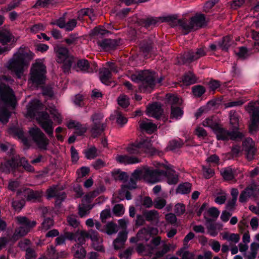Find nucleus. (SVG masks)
Masks as SVG:
<instances>
[{"label":"nucleus","mask_w":259,"mask_h":259,"mask_svg":"<svg viewBox=\"0 0 259 259\" xmlns=\"http://www.w3.org/2000/svg\"><path fill=\"white\" fill-rule=\"evenodd\" d=\"M140 151L151 154H156L157 151L152 146L150 141L147 139H143L139 142Z\"/></svg>","instance_id":"23"},{"label":"nucleus","mask_w":259,"mask_h":259,"mask_svg":"<svg viewBox=\"0 0 259 259\" xmlns=\"http://www.w3.org/2000/svg\"><path fill=\"white\" fill-rule=\"evenodd\" d=\"M161 21H165L169 23L170 25L174 27L179 25L184 31V34H187L189 32L194 30L191 21H188L185 19H177L174 16H169L162 18Z\"/></svg>","instance_id":"8"},{"label":"nucleus","mask_w":259,"mask_h":259,"mask_svg":"<svg viewBox=\"0 0 259 259\" xmlns=\"http://www.w3.org/2000/svg\"><path fill=\"white\" fill-rule=\"evenodd\" d=\"M150 234V230L146 228H143L137 233V237L141 241H147L149 240Z\"/></svg>","instance_id":"42"},{"label":"nucleus","mask_w":259,"mask_h":259,"mask_svg":"<svg viewBox=\"0 0 259 259\" xmlns=\"http://www.w3.org/2000/svg\"><path fill=\"white\" fill-rule=\"evenodd\" d=\"M178 255L182 257V259H193L194 254L186 250L185 247L181 248L178 250L176 252Z\"/></svg>","instance_id":"51"},{"label":"nucleus","mask_w":259,"mask_h":259,"mask_svg":"<svg viewBox=\"0 0 259 259\" xmlns=\"http://www.w3.org/2000/svg\"><path fill=\"white\" fill-rule=\"evenodd\" d=\"M47 197L48 198L55 197L56 200L55 203L57 204L61 203L65 198V194L63 192L58 190L57 187L54 186L50 188L47 191Z\"/></svg>","instance_id":"15"},{"label":"nucleus","mask_w":259,"mask_h":259,"mask_svg":"<svg viewBox=\"0 0 259 259\" xmlns=\"http://www.w3.org/2000/svg\"><path fill=\"white\" fill-rule=\"evenodd\" d=\"M97 44L103 49L109 51L115 48L117 46L116 41L114 39H105L102 40H98Z\"/></svg>","instance_id":"24"},{"label":"nucleus","mask_w":259,"mask_h":259,"mask_svg":"<svg viewBox=\"0 0 259 259\" xmlns=\"http://www.w3.org/2000/svg\"><path fill=\"white\" fill-rule=\"evenodd\" d=\"M183 115V111L181 107L175 106L171 107L170 118L178 119L181 117Z\"/></svg>","instance_id":"48"},{"label":"nucleus","mask_w":259,"mask_h":259,"mask_svg":"<svg viewBox=\"0 0 259 259\" xmlns=\"http://www.w3.org/2000/svg\"><path fill=\"white\" fill-rule=\"evenodd\" d=\"M103 238L99 239V240H96L92 242V246L93 248L100 252H105V249L103 245Z\"/></svg>","instance_id":"59"},{"label":"nucleus","mask_w":259,"mask_h":259,"mask_svg":"<svg viewBox=\"0 0 259 259\" xmlns=\"http://www.w3.org/2000/svg\"><path fill=\"white\" fill-rule=\"evenodd\" d=\"M18 166H22L25 170L28 172H34V167L30 164L28 161L24 157H20L19 155H16V159Z\"/></svg>","instance_id":"27"},{"label":"nucleus","mask_w":259,"mask_h":259,"mask_svg":"<svg viewBox=\"0 0 259 259\" xmlns=\"http://www.w3.org/2000/svg\"><path fill=\"white\" fill-rule=\"evenodd\" d=\"M100 73L101 81L107 85H110L111 83L110 80L111 77V71L107 68H103L100 71Z\"/></svg>","instance_id":"29"},{"label":"nucleus","mask_w":259,"mask_h":259,"mask_svg":"<svg viewBox=\"0 0 259 259\" xmlns=\"http://www.w3.org/2000/svg\"><path fill=\"white\" fill-rule=\"evenodd\" d=\"M163 110L160 104L154 103L148 105L146 108V113L149 116L158 118L162 114Z\"/></svg>","instance_id":"16"},{"label":"nucleus","mask_w":259,"mask_h":259,"mask_svg":"<svg viewBox=\"0 0 259 259\" xmlns=\"http://www.w3.org/2000/svg\"><path fill=\"white\" fill-rule=\"evenodd\" d=\"M230 115V123L233 130H237L238 128L239 118L236 112L234 111H231Z\"/></svg>","instance_id":"43"},{"label":"nucleus","mask_w":259,"mask_h":259,"mask_svg":"<svg viewBox=\"0 0 259 259\" xmlns=\"http://www.w3.org/2000/svg\"><path fill=\"white\" fill-rule=\"evenodd\" d=\"M111 175L115 181H122L123 183L128 180V175L126 172L121 171L120 169L113 170Z\"/></svg>","instance_id":"28"},{"label":"nucleus","mask_w":259,"mask_h":259,"mask_svg":"<svg viewBox=\"0 0 259 259\" xmlns=\"http://www.w3.org/2000/svg\"><path fill=\"white\" fill-rule=\"evenodd\" d=\"M137 181L133 179V177L131 176L129 181L127 180L124 182V184L122 185L121 191L122 192H124L126 189H133L136 188V182Z\"/></svg>","instance_id":"49"},{"label":"nucleus","mask_w":259,"mask_h":259,"mask_svg":"<svg viewBox=\"0 0 259 259\" xmlns=\"http://www.w3.org/2000/svg\"><path fill=\"white\" fill-rule=\"evenodd\" d=\"M129 78L133 81L140 83L139 90L141 92L149 93L154 89L156 78L154 72L141 70L132 74Z\"/></svg>","instance_id":"4"},{"label":"nucleus","mask_w":259,"mask_h":259,"mask_svg":"<svg viewBox=\"0 0 259 259\" xmlns=\"http://www.w3.org/2000/svg\"><path fill=\"white\" fill-rule=\"evenodd\" d=\"M221 174L226 181H230L234 178V172L232 169L230 167L222 169Z\"/></svg>","instance_id":"47"},{"label":"nucleus","mask_w":259,"mask_h":259,"mask_svg":"<svg viewBox=\"0 0 259 259\" xmlns=\"http://www.w3.org/2000/svg\"><path fill=\"white\" fill-rule=\"evenodd\" d=\"M146 175L145 181L151 183H155L162 180L166 175L165 171L158 169L152 170L146 167Z\"/></svg>","instance_id":"11"},{"label":"nucleus","mask_w":259,"mask_h":259,"mask_svg":"<svg viewBox=\"0 0 259 259\" xmlns=\"http://www.w3.org/2000/svg\"><path fill=\"white\" fill-rule=\"evenodd\" d=\"M222 238L228 242L236 244L240 240V235L238 234L225 232L222 234Z\"/></svg>","instance_id":"33"},{"label":"nucleus","mask_w":259,"mask_h":259,"mask_svg":"<svg viewBox=\"0 0 259 259\" xmlns=\"http://www.w3.org/2000/svg\"><path fill=\"white\" fill-rule=\"evenodd\" d=\"M144 215L147 221L157 222L158 221L159 214L155 210L147 211L144 213Z\"/></svg>","instance_id":"41"},{"label":"nucleus","mask_w":259,"mask_h":259,"mask_svg":"<svg viewBox=\"0 0 259 259\" xmlns=\"http://www.w3.org/2000/svg\"><path fill=\"white\" fill-rule=\"evenodd\" d=\"M110 119L116 120V123L120 126L123 127L127 122V118L123 115L119 109H117L111 115Z\"/></svg>","instance_id":"17"},{"label":"nucleus","mask_w":259,"mask_h":259,"mask_svg":"<svg viewBox=\"0 0 259 259\" xmlns=\"http://www.w3.org/2000/svg\"><path fill=\"white\" fill-rule=\"evenodd\" d=\"M5 81L13 82V80L3 76L0 82V121L3 123H7L11 116V113L4 106H11L14 108L16 104L14 91L6 84Z\"/></svg>","instance_id":"1"},{"label":"nucleus","mask_w":259,"mask_h":259,"mask_svg":"<svg viewBox=\"0 0 259 259\" xmlns=\"http://www.w3.org/2000/svg\"><path fill=\"white\" fill-rule=\"evenodd\" d=\"M73 249L75 251L74 255L75 257L82 258L85 257L86 251L81 245L75 244L73 247Z\"/></svg>","instance_id":"45"},{"label":"nucleus","mask_w":259,"mask_h":259,"mask_svg":"<svg viewBox=\"0 0 259 259\" xmlns=\"http://www.w3.org/2000/svg\"><path fill=\"white\" fill-rule=\"evenodd\" d=\"M55 52L57 62L63 63L62 69L64 72L68 73L73 62V57L69 55L68 50L65 47L55 48Z\"/></svg>","instance_id":"6"},{"label":"nucleus","mask_w":259,"mask_h":259,"mask_svg":"<svg viewBox=\"0 0 259 259\" xmlns=\"http://www.w3.org/2000/svg\"><path fill=\"white\" fill-rule=\"evenodd\" d=\"M166 97L167 102L171 105V107L178 106L182 104V100L176 95L167 94Z\"/></svg>","instance_id":"39"},{"label":"nucleus","mask_w":259,"mask_h":259,"mask_svg":"<svg viewBox=\"0 0 259 259\" xmlns=\"http://www.w3.org/2000/svg\"><path fill=\"white\" fill-rule=\"evenodd\" d=\"M42 105L37 100L31 101L27 105V113L31 116H36V119L45 132L50 136H53V122L50 118L49 115L45 112H38V110L41 109Z\"/></svg>","instance_id":"3"},{"label":"nucleus","mask_w":259,"mask_h":259,"mask_svg":"<svg viewBox=\"0 0 259 259\" xmlns=\"http://www.w3.org/2000/svg\"><path fill=\"white\" fill-rule=\"evenodd\" d=\"M146 175V167H141L134 170L132 173V176L133 179H136L137 181L143 179L145 181V176Z\"/></svg>","instance_id":"40"},{"label":"nucleus","mask_w":259,"mask_h":259,"mask_svg":"<svg viewBox=\"0 0 259 259\" xmlns=\"http://www.w3.org/2000/svg\"><path fill=\"white\" fill-rule=\"evenodd\" d=\"M184 145V143L182 140H172L168 145V149L170 150H175L178 148L182 147Z\"/></svg>","instance_id":"55"},{"label":"nucleus","mask_w":259,"mask_h":259,"mask_svg":"<svg viewBox=\"0 0 259 259\" xmlns=\"http://www.w3.org/2000/svg\"><path fill=\"white\" fill-rule=\"evenodd\" d=\"M13 39V35L8 30L5 29L0 30V42L2 45L7 44Z\"/></svg>","instance_id":"25"},{"label":"nucleus","mask_w":259,"mask_h":259,"mask_svg":"<svg viewBox=\"0 0 259 259\" xmlns=\"http://www.w3.org/2000/svg\"><path fill=\"white\" fill-rule=\"evenodd\" d=\"M198 59V57L196 56V52L190 51L185 53L183 56L178 58V63L180 65L192 62Z\"/></svg>","instance_id":"18"},{"label":"nucleus","mask_w":259,"mask_h":259,"mask_svg":"<svg viewBox=\"0 0 259 259\" xmlns=\"http://www.w3.org/2000/svg\"><path fill=\"white\" fill-rule=\"evenodd\" d=\"M18 224L21 226L29 227V228L34 227L36 223L34 221H30L26 217L19 216L16 218Z\"/></svg>","instance_id":"32"},{"label":"nucleus","mask_w":259,"mask_h":259,"mask_svg":"<svg viewBox=\"0 0 259 259\" xmlns=\"http://www.w3.org/2000/svg\"><path fill=\"white\" fill-rule=\"evenodd\" d=\"M115 160L117 163L124 165L133 164L141 162V159L138 157L127 154H117Z\"/></svg>","instance_id":"14"},{"label":"nucleus","mask_w":259,"mask_h":259,"mask_svg":"<svg viewBox=\"0 0 259 259\" xmlns=\"http://www.w3.org/2000/svg\"><path fill=\"white\" fill-rule=\"evenodd\" d=\"M255 188L254 186L247 187L242 191L239 196V201L241 203L246 202L248 199L253 195Z\"/></svg>","instance_id":"22"},{"label":"nucleus","mask_w":259,"mask_h":259,"mask_svg":"<svg viewBox=\"0 0 259 259\" xmlns=\"http://www.w3.org/2000/svg\"><path fill=\"white\" fill-rule=\"evenodd\" d=\"M16 155L13 156L10 160H7L1 163L0 169L5 172H9L18 166L17 162L16 160Z\"/></svg>","instance_id":"20"},{"label":"nucleus","mask_w":259,"mask_h":259,"mask_svg":"<svg viewBox=\"0 0 259 259\" xmlns=\"http://www.w3.org/2000/svg\"><path fill=\"white\" fill-rule=\"evenodd\" d=\"M25 204V200L23 199L21 200L13 199L12 200V206L15 211H20L24 207Z\"/></svg>","instance_id":"54"},{"label":"nucleus","mask_w":259,"mask_h":259,"mask_svg":"<svg viewBox=\"0 0 259 259\" xmlns=\"http://www.w3.org/2000/svg\"><path fill=\"white\" fill-rule=\"evenodd\" d=\"M166 204V200L161 197L156 198L153 201L154 207L157 209L163 208Z\"/></svg>","instance_id":"57"},{"label":"nucleus","mask_w":259,"mask_h":259,"mask_svg":"<svg viewBox=\"0 0 259 259\" xmlns=\"http://www.w3.org/2000/svg\"><path fill=\"white\" fill-rule=\"evenodd\" d=\"M236 55L238 59H244L248 56V50L245 47H240L238 51L236 53Z\"/></svg>","instance_id":"60"},{"label":"nucleus","mask_w":259,"mask_h":259,"mask_svg":"<svg viewBox=\"0 0 259 259\" xmlns=\"http://www.w3.org/2000/svg\"><path fill=\"white\" fill-rule=\"evenodd\" d=\"M76 70L82 72H92V69L90 68V64L88 60L85 59H81L77 61L75 66Z\"/></svg>","instance_id":"26"},{"label":"nucleus","mask_w":259,"mask_h":259,"mask_svg":"<svg viewBox=\"0 0 259 259\" xmlns=\"http://www.w3.org/2000/svg\"><path fill=\"white\" fill-rule=\"evenodd\" d=\"M29 133L34 142L41 137L44 136V134L40 128L36 126L31 127L29 130Z\"/></svg>","instance_id":"38"},{"label":"nucleus","mask_w":259,"mask_h":259,"mask_svg":"<svg viewBox=\"0 0 259 259\" xmlns=\"http://www.w3.org/2000/svg\"><path fill=\"white\" fill-rule=\"evenodd\" d=\"M105 232L108 235L116 233L118 231V228L116 224L112 222H109L105 226Z\"/></svg>","instance_id":"52"},{"label":"nucleus","mask_w":259,"mask_h":259,"mask_svg":"<svg viewBox=\"0 0 259 259\" xmlns=\"http://www.w3.org/2000/svg\"><path fill=\"white\" fill-rule=\"evenodd\" d=\"M140 128L146 131L148 133H152L156 130L157 126L152 123L150 120L145 119L139 122Z\"/></svg>","instance_id":"21"},{"label":"nucleus","mask_w":259,"mask_h":259,"mask_svg":"<svg viewBox=\"0 0 259 259\" xmlns=\"http://www.w3.org/2000/svg\"><path fill=\"white\" fill-rule=\"evenodd\" d=\"M103 117V115L101 113H95L91 117L93 125L90 131L94 138L101 135L106 127V123L102 122Z\"/></svg>","instance_id":"7"},{"label":"nucleus","mask_w":259,"mask_h":259,"mask_svg":"<svg viewBox=\"0 0 259 259\" xmlns=\"http://www.w3.org/2000/svg\"><path fill=\"white\" fill-rule=\"evenodd\" d=\"M192 91L195 97H200L205 92V89L202 85H197L193 87Z\"/></svg>","instance_id":"56"},{"label":"nucleus","mask_w":259,"mask_h":259,"mask_svg":"<svg viewBox=\"0 0 259 259\" xmlns=\"http://www.w3.org/2000/svg\"><path fill=\"white\" fill-rule=\"evenodd\" d=\"M251 36L254 40L253 47L255 50L259 51V32L254 30L251 31Z\"/></svg>","instance_id":"61"},{"label":"nucleus","mask_w":259,"mask_h":259,"mask_svg":"<svg viewBox=\"0 0 259 259\" xmlns=\"http://www.w3.org/2000/svg\"><path fill=\"white\" fill-rule=\"evenodd\" d=\"M203 126L211 128L213 132L220 125L213 117L206 118L202 122Z\"/></svg>","instance_id":"44"},{"label":"nucleus","mask_w":259,"mask_h":259,"mask_svg":"<svg viewBox=\"0 0 259 259\" xmlns=\"http://www.w3.org/2000/svg\"><path fill=\"white\" fill-rule=\"evenodd\" d=\"M233 42L232 38L230 36L224 37L221 41L219 42V46L222 50L227 51Z\"/></svg>","instance_id":"35"},{"label":"nucleus","mask_w":259,"mask_h":259,"mask_svg":"<svg viewBox=\"0 0 259 259\" xmlns=\"http://www.w3.org/2000/svg\"><path fill=\"white\" fill-rule=\"evenodd\" d=\"M165 172L166 175L164 177H166L167 182L169 184H176L178 182V175L175 171L169 170Z\"/></svg>","instance_id":"34"},{"label":"nucleus","mask_w":259,"mask_h":259,"mask_svg":"<svg viewBox=\"0 0 259 259\" xmlns=\"http://www.w3.org/2000/svg\"><path fill=\"white\" fill-rule=\"evenodd\" d=\"M46 67L40 60L32 64L30 72V79L37 84H43L46 79Z\"/></svg>","instance_id":"5"},{"label":"nucleus","mask_w":259,"mask_h":259,"mask_svg":"<svg viewBox=\"0 0 259 259\" xmlns=\"http://www.w3.org/2000/svg\"><path fill=\"white\" fill-rule=\"evenodd\" d=\"M125 150L130 154H136L140 153V147L139 142H136L134 143L129 144L126 148Z\"/></svg>","instance_id":"46"},{"label":"nucleus","mask_w":259,"mask_h":259,"mask_svg":"<svg viewBox=\"0 0 259 259\" xmlns=\"http://www.w3.org/2000/svg\"><path fill=\"white\" fill-rule=\"evenodd\" d=\"M33 57V54L20 49L9 60L7 63L6 67L12 73L15 74L18 78H21Z\"/></svg>","instance_id":"2"},{"label":"nucleus","mask_w":259,"mask_h":259,"mask_svg":"<svg viewBox=\"0 0 259 259\" xmlns=\"http://www.w3.org/2000/svg\"><path fill=\"white\" fill-rule=\"evenodd\" d=\"M35 143L40 150H46L49 144V140L46 137L45 135L35 141Z\"/></svg>","instance_id":"37"},{"label":"nucleus","mask_w":259,"mask_h":259,"mask_svg":"<svg viewBox=\"0 0 259 259\" xmlns=\"http://www.w3.org/2000/svg\"><path fill=\"white\" fill-rule=\"evenodd\" d=\"M194 30L201 28L206 25V21L203 14H197L191 19Z\"/></svg>","instance_id":"19"},{"label":"nucleus","mask_w":259,"mask_h":259,"mask_svg":"<svg viewBox=\"0 0 259 259\" xmlns=\"http://www.w3.org/2000/svg\"><path fill=\"white\" fill-rule=\"evenodd\" d=\"M32 228L29 227L20 226L17 228L14 233L13 238L14 239L17 240L19 238L25 236Z\"/></svg>","instance_id":"30"},{"label":"nucleus","mask_w":259,"mask_h":259,"mask_svg":"<svg viewBox=\"0 0 259 259\" xmlns=\"http://www.w3.org/2000/svg\"><path fill=\"white\" fill-rule=\"evenodd\" d=\"M191 190V184L189 183H185L180 185L177 190V193L185 194L189 193Z\"/></svg>","instance_id":"53"},{"label":"nucleus","mask_w":259,"mask_h":259,"mask_svg":"<svg viewBox=\"0 0 259 259\" xmlns=\"http://www.w3.org/2000/svg\"><path fill=\"white\" fill-rule=\"evenodd\" d=\"M85 154L88 159H93L97 156V150L95 147H92L85 151Z\"/></svg>","instance_id":"64"},{"label":"nucleus","mask_w":259,"mask_h":259,"mask_svg":"<svg viewBox=\"0 0 259 259\" xmlns=\"http://www.w3.org/2000/svg\"><path fill=\"white\" fill-rule=\"evenodd\" d=\"M246 109L252 114V121L249 125V129L251 131H255L257 123H259V101L249 103Z\"/></svg>","instance_id":"10"},{"label":"nucleus","mask_w":259,"mask_h":259,"mask_svg":"<svg viewBox=\"0 0 259 259\" xmlns=\"http://www.w3.org/2000/svg\"><path fill=\"white\" fill-rule=\"evenodd\" d=\"M218 140H228L241 139L243 135L237 131L230 132L224 128L220 124L214 131Z\"/></svg>","instance_id":"9"},{"label":"nucleus","mask_w":259,"mask_h":259,"mask_svg":"<svg viewBox=\"0 0 259 259\" xmlns=\"http://www.w3.org/2000/svg\"><path fill=\"white\" fill-rule=\"evenodd\" d=\"M242 150L245 151L246 158L251 160L256 152L254 143L250 138H247L242 143Z\"/></svg>","instance_id":"13"},{"label":"nucleus","mask_w":259,"mask_h":259,"mask_svg":"<svg viewBox=\"0 0 259 259\" xmlns=\"http://www.w3.org/2000/svg\"><path fill=\"white\" fill-rule=\"evenodd\" d=\"M86 238H88L87 231H78L75 232L74 241L77 242V244H82L85 243Z\"/></svg>","instance_id":"36"},{"label":"nucleus","mask_w":259,"mask_h":259,"mask_svg":"<svg viewBox=\"0 0 259 259\" xmlns=\"http://www.w3.org/2000/svg\"><path fill=\"white\" fill-rule=\"evenodd\" d=\"M196 81L197 78L196 76L192 72L186 74L183 78V83L187 85L195 83Z\"/></svg>","instance_id":"50"},{"label":"nucleus","mask_w":259,"mask_h":259,"mask_svg":"<svg viewBox=\"0 0 259 259\" xmlns=\"http://www.w3.org/2000/svg\"><path fill=\"white\" fill-rule=\"evenodd\" d=\"M176 248V246L172 244H167L164 243L162 245V249L158 250L155 252V256L153 258L157 259L158 257H162L165 254L168 252L171 249L174 250Z\"/></svg>","instance_id":"31"},{"label":"nucleus","mask_w":259,"mask_h":259,"mask_svg":"<svg viewBox=\"0 0 259 259\" xmlns=\"http://www.w3.org/2000/svg\"><path fill=\"white\" fill-rule=\"evenodd\" d=\"M250 250V252L247 254L246 253L243 254L244 257L246 259H255L257 254V251L254 244H251Z\"/></svg>","instance_id":"62"},{"label":"nucleus","mask_w":259,"mask_h":259,"mask_svg":"<svg viewBox=\"0 0 259 259\" xmlns=\"http://www.w3.org/2000/svg\"><path fill=\"white\" fill-rule=\"evenodd\" d=\"M117 101L119 105L122 108H126L130 105L128 98L124 95H120Z\"/></svg>","instance_id":"58"},{"label":"nucleus","mask_w":259,"mask_h":259,"mask_svg":"<svg viewBox=\"0 0 259 259\" xmlns=\"http://www.w3.org/2000/svg\"><path fill=\"white\" fill-rule=\"evenodd\" d=\"M99 194V191L98 190L91 192L84 196L83 201L87 203H90L93 198L97 196Z\"/></svg>","instance_id":"63"},{"label":"nucleus","mask_w":259,"mask_h":259,"mask_svg":"<svg viewBox=\"0 0 259 259\" xmlns=\"http://www.w3.org/2000/svg\"><path fill=\"white\" fill-rule=\"evenodd\" d=\"M23 195L29 201L34 202L39 199L41 196V192L38 191H33L27 188H22L17 192V196Z\"/></svg>","instance_id":"12"}]
</instances>
